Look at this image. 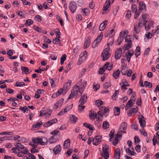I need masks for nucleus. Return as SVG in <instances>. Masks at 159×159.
<instances>
[{
	"mask_svg": "<svg viewBox=\"0 0 159 159\" xmlns=\"http://www.w3.org/2000/svg\"><path fill=\"white\" fill-rule=\"evenodd\" d=\"M71 83V81L70 80L64 85V88L66 92L70 88Z\"/></svg>",
	"mask_w": 159,
	"mask_h": 159,
	"instance_id": "6ab92c4d",
	"label": "nucleus"
},
{
	"mask_svg": "<svg viewBox=\"0 0 159 159\" xmlns=\"http://www.w3.org/2000/svg\"><path fill=\"white\" fill-rule=\"evenodd\" d=\"M122 50L121 48H120L116 51L115 55V57L116 59H120L121 56Z\"/></svg>",
	"mask_w": 159,
	"mask_h": 159,
	"instance_id": "9b49d317",
	"label": "nucleus"
},
{
	"mask_svg": "<svg viewBox=\"0 0 159 159\" xmlns=\"http://www.w3.org/2000/svg\"><path fill=\"white\" fill-rule=\"evenodd\" d=\"M139 23L138 24L139 25H143V26H145L147 22H146V21H144L143 20H142V18L141 17H140L139 19Z\"/></svg>",
	"mask_w": 159,
	"mask_h": 159,
	"instance_id": "473e14b6",
	"label": "nucleus"
},
{
	"mask_svg": "<svg viewBox=\"0 0 159 159\" xmlns=\"http://www.w3.org/2000/svg\"><path fill=\"white\" fill-rule=\"evenodd\" d=\"M33 23V20L31 19H29L26 21L25 25H30L32 24Z\"/></svg>",
	"mask_w": 159,
	"mask_h": 159,
	"instance_id": "6e6d98bb",
	"label": "nucleus"
},
{
	"mask_svg": "<svg viewBox=\"0 0 159 159\" xmlns=\"http://www.w3.org/2000/svg\"><path fill=\"white\" fill-rule=\"evenodd\" d=\"M106 27V25L104 23H102L100 25L99 27V30L102 31L104 30Z\"/></svg>",
	"mask_w": 159,
	"mask_h": 159,
	"instance_id": "79ce46f5",
	"label": "nucleus"
},
{
	"mask_svg": "<svg viewBox=\"0 0 159 159\" xmlns=\"http://www.w3.org/2000/svg\"><path fill=\"white\" fill-rule=\"evenodd\" d=\"M77 7L76 3L74 1L70 2L69 5V9L72 13H74Z\"/></svg>",
	"mask_w": 159,
	"mask_h": 159,
	"instance_id": "7ed1b4c3",
	"label": "nucleus"
},
{
	"mask_svg": "<svg viewBox=\"0 0 159 159\" xmlns=\"http://www.w3.org/2000/svg\"><path fill=\"white\" fill-rule=\"evenodd\" d=\"M110 48H107L104 49L102 53L101 57H102V60L103 61L107 60L110 56V54L109 53Z\"/></svg>",
	"mask_w": 159,
	"mask_h": 159,
	"instance_id": "f03ea898",
	"label": "nucleus"
},
{
	"mask_svg": "<svg viewBox=\"0 0 159 159\" xmlns=\"http://www.w3.org/2000/svg\"><path fill=\"white\" fill-rule=\"evenodd\" d=\"M32 141L34 143H39L42 145H46L48 142L47 139L44 137L42 138H34L32 139Z\"/></svg>",
	"mask_w": 159,
	"mask_h": 159,
	"instance_id": "f257e3e1",
	"label": "nucleus"
},
{
	"mask_svg": "<svg viewBox=\"0 0 159 159\" xmlns=\"http://www.w3.org/2000/svg\"><path fill=\"white\" fill-rule=\"evenodd\" d=\"M111 1L110 0H107L103 8V11H106L107 10L110 5Z\"/></svg>",
	"mask_w": 159,
	"mask_h": 159,
	"instance_id": "b1692460",
	"label": "nucleus"
},
{
	"mask_svg": "<svg viewBox=\"0 0 159 159\" xmlns=\"http://www.w3.org/2000/svg\"><path fill=\"white\" fill-rule=\"evenodd\" d=\"M114 114L115 116H118L120 113V109L119 107H115L114 109Z\"/></svg>",
	"mask_w": 159,
	"mask_h": 159,
	"instance_id": "c756f323",
	"label": "nucleus"
},
{
	"mask_svg": "<svg viewBox=\"0 0 159 159\" xmlns=\"http://www.w3.org/2000/svg\"><path fill=\"white\" fill-rule=\"evenodd\" d=\"M120 149L119 148H117L115 151L114 158V159H120Z\"/></svg>",
	"mask_w": 159,
	"mask_h": 159,
	"instance_id": "ddd939ff",
	"label": "nucleus"
},
{
	"mask_svg": "<svg viewBox=\"0 0 159 159\" xmlns=\"http://www.w3.org/2000/svg\"><path fill=\"white\" fill-rule=\"evenodd\" d=\"M73 62H70L69 64L66 65V68L65 69V71L67 73L71 68V66Z\"/></svg>",
	"mask_w": 159,
	"mask_h": 159,
	"instance_id": "7c9ffc66",
	"label": "nucleus"
},
{
	"mask_svg": "<svg viewBox=\"0 0 159 159\" xmlns=\"http://www.w3.org/2000/svg\"><path fill=\"white\" fill-rule=\"evenodd\" d=\"M70 140L67 139L64 143L63 147L65 149H67L70 147Z\"/></svg>",
	"mask_w": 159,
	"mask_h": 159,
	"instance_id": "5701e85b",
	"label": "nucleus"
},
{
	"mask_svg": "<svg viewBox=\"0 0 159 159\" xmlns=\"http://www.w3.org/2000/svg\"><path fill=\"white\" fill-rule=\"evenodd\" d=\"M18 100L17 98L13 97H11L9 99H7L8 101L10 103L11 102L12 105L15 107L17 105L16 101H18Z\"/></svg>",
	"mask_w": 159,
	"mask_h": 159,
	"instance_id": "f8f14e48",
	"label": "nucleus"
},
{
	"mask_svg": "<svg viewBox=\"0 0 159 159\" xmlns=\"http://www.w3.org/2000/svg\"><path fill=\"white\" fill-rule=\"evenodd\" d=\"M140 132L144 136H147L148 135L147 133L143 130V128L140 130Z\"/></svg>",
	"mask_w": 159,
	"mask_h": 159,
	"instance_id": "0e129e2a",
	"label": "nucleus"
},
{
	"mask_svg": "<svg viewBox=\"0 0 159 159\" xmlns=\"http://www.w3.org/2000/svg\"><path fill=\"white\" fill-rule=\"evenodd\" d=\"M126 17L129 19L131 16V11L130 10H128L127 14H126Z\"/></svg>",
	"mask_w": 159,
	"mask_h": 159,
	"instance_id": "13d9d810",
	"label": "nucleus"
},
{
	"mask_svg": "<svg viewBox=\"0 0 159 159\" xmlns=\"http://www.w3.org/2000/svg\"><path fill=\"white\" fill-rule=\"evenodd\" d=\"M99 42H97V41H95V40L94 41L93 43L92 44V47L93 48H95L96 47H97L98 44L99 43Z\"/></svg>",
	"mask_w": 159,
	"mask_h": 159,
	"instance_id": "052dcab7",
	"label": "nucleus"
},
{
	"mask_svg": "<svg viewBox=\"0 0 159 159\" xmlns=\"http://www.w3.org/2000/svg\"><path fill=\"white\" fill-rule=\"evenodd\" d=\"M14 134L12 132H4L0 133V135H13Z\"/></svg>",
	"mask_w": 159,
	"mask_h": 159,
	"instance_id": "58836bf2",
	"label": "nucleus"
},
{
	"mask_svg": "<svg viewBox=\"0 0 159 159\" xmlns=\"http://www.w3.org/2000/svg\"><path fill=\"white\" fill-rule=\"evenodd\" d=\"M141 18L142 20H143L144 21H146L147 22L148 19L149 18V16L147 14H145L142 16Z\"/></svg>",
	"mask_w": 159,
	"mask_h": 159,
	"instance_id": "2f4dec72",
	"label": "nucleus"
},
{
	"mask_svg": "<svg viewBox=\"0 0 159 159\" xmlns=\"http://www.w3.org/2000/svg\"><path fill=\"white\" fill-rule=\"evenodd\" d=\"M25 85V83L23 82H19L17 81L15 85V86L17 87H20Z\"/></svg>",
	"mask_w": 159,
	"mask_h": 159,
	"instance_id": "f704fd0d",
	"label": "nucleus"
},
{
	"mask_svg": "<svg viewBox=\"0 0 159 159\" xmlns=\"http://www.w3.org/2000/svg\"><path fill=\"white\" fill-rule=\"evenodd\" d=\"M102 36V33H101V34L98 35L97 38L95 40V41H97V42H98L100 43L101 40Z\"/></svg>",
	"mask_w": 159,
	"mask_h": 159,
	"instance_id": "c03bdc74",
	"label": "nucleus"
},
{
	"mask_svg": "<svg viewBox=\"0 0 159 159\" xmlns=\"http://www.w3.org/2000/svg\"><path fill=\"white\" fill-rule=\"evenodd\" d=\"M43 124V123L41 121L40 122H37V124L34 125L32 128V130H34V129H39L41 125Z\"/></svg>",
	"mask_w": 159,
	"mask_h": 159,
	"instance_id": "bb28decb",
	"label": "nucleus"
},
{
	"mask_svg": "<svg viewBox=\"0 0 159 159\" xmlns=\"http://www.w3.org/2000/svg\"><path fill=\"white\" fill-rule=\"evenodd\" d=\"M85 57H86L84 54L81 53L80 54V58L78 62V64H81L83 62V60L85 59Z\"/></svg>",
	"mask_w": 159,
	"mask_h": 159,
	"instance_id": "4be33fe9",
	"label": "nucleus"
},
{
	"mask_svg": "<svg viewBox=\"0 0 159 159\" xmlns=\"http://www.w3.org/2000/svg\"><path fill=\"white\" fill-rule=\"evenodd\" d=\"M92 140L93 142V144L95 145H97L98 144H99L100 143V141H99V140H97V139H96L95 138L94 139L93 138Z\"/></svg>",
	"mask_w": 159,
	"mask_h": 159,
	"instance_id": "a18cd8bd",
	"label": "nucleus"
},
{
	"mask_svg": "<svg viewBox=\"0 0 159 159\" xmlns=\"http://www.w3.org/2000/svg\"><path fill=\"white\" fill-rule=\"evenodd\" d=\"M14 146L17 148H18L23 149L24 148V146L23 145H22L21 143H16Z\"/></svg>",
	"mask_w": 159,
	"mask_h": 159,
	"instance_id": "c9c22d12",
	"label": "nucleus"
},
{
	"mask_svg": "<svg viewBox=\"0 0 159 159\" xmlns=\"http://www.w3.org/2000/svg\"><path fill=\"white\" fill-rule=\"evenodd\" d=\"M89 116L90 119L93 120H94L95 118H97V114L93 110H91L90 111Z\"/></svg>",
	"mask_w": 159,
	"mask_h": 159,
	"instance_id": "dca6fc26",
	"label": "nucleus"
},
{
	"mask_svg": "<svg viewBox=\"0 0 159 159\" xmlns=\"http://www.w3.org/2000/svg\"><path fill=\"white\" fill-rule=\"evenodd\" d=\"M96 105L97 106H100L102 105L103 103V102L102 101H100L99 100H97L96 102Z\"/></svg>",
	"mask_w": 159,
	"mask_h": 159,
	"instance_id": "e2e57ef3",
	"label": "nucleus"
},
{
	"mask_svg": "<svg viewBox=\"0 0 159 159\" xmlns=\"http://www.w3.org/2000/svg\"><path fill=\"white\" fill-rule=\"evenodd\" d=\"M91 42V39L90 37H88L86 39L84 45V48L86 49L87 48L90 44Z\"/></svg>",
	"mask_w": 159,
	"mask_h": 159,
	"instance_id": "aec40b11",
	"label": "nucleus"
},
{
	"mask_svg": "<svg viewBox=\"0 0 159 159\" xmlns=\"http://www.w3.org/2000/svg\"><path fill=\"white\" fill-rule=\"evenodd\" d=\"M139 11H143L145 12L146 11V5L143 1H141L139 2Z\"/></svg>",
	"mask_w": 159,
	"mask_h": 159,
	"instance_id": "0eeeda50",
	"label": "nucleus"
},
{
	"mask_svg": "<svg viewBox=\"0 0 159 159\" xmlns=\"http://www.w3.org/2000/svg\"><path fill=\"white\" fill-rule=\"evenodd\" d=\"M105 68H104V66L103 68H100L98 71L99 74H102L105 72Z\"/></svg>",
	"mask_w": 159,
	"mask_h": 159,
	"instance_id": "bf43d9fd",
	"label": "nucleus"
},
{
	"mask_svg": "<svg viewBox=\"0 0 159 159\" xmlns=\"http://www.w3.org/2000/svg\"><path fill=\"white\" fill-rule=\"evenodd\" d=\"M109 149L108 146L107 145H103L102 147L103 152H108V150Z\"/></svg>",
	"mask_w": 159,
	"mask_h": 159,
	"instance_id": "09e8293b",
	"label": "nucleus"
},
{
	"mask_svg": "<svg viewBox=\"0 0 159 159\" xmlns=\"http://www.w3.org/2000/svg\"><path fill=\"white\" fill-rule=\"evenodd\" d=\"M71 120L73 121L74 123H75L78 119L77 117L75 115H72V117H71Z\"/></svg>",
	"mask_w": 159,
	"mask_h": 159,
	"instance_id": "3c124183",
	"label": "nucleus"
},
{
	"mask_svg": "<svg viewBox=\"0 0 159 159\" xmlns=\"http://www.w3.org/2000/svg\"><path fill=\"white\" fill-rule=\"evenodd\" d=\"M134 31L135 33V34H138L139 33L140 31V28H143V25H139V24H137L136 23L135 24H134Z\"/></svg>",
	"mask_w": 159,
	"mask_h": 159,
	"instance_id": "9d476101",
	"label": "nucleus"
},
{
	"mask_svg": "<svg viewBox=\"0 0 159 159\" xmlns=\"http://www.w3.org/2000/svg\"><path fill=\"white\" fill-rule=\"evenodd\" d=\"M144 117L143 116H141V117L139 118V124L141 127L144 129V127L145 126V121L143 120Z\"/></svg>",
	"mask_w": 159,
	"mask_h": 159,
	"instance_id": "f3484780",
	"label": "nucleus"
},
{
	"mask_svg": "<svg viewBox=\"0 0 159 159\" xmlns=\"http://www.w3.org/2000/svg\"><path fill=\"white\" fill-rule=\"evenodd\" d=\"M120 71L119 70L117 69L116 71L114 72L113 74V76L115 79H117L119 77Z\"/></svg>",
	"mask_w": 159,
	"mask_h": 159,
	"instance_id": "c85d7f7f",
	"label": "nucleus"
},
{
	"mask_svg": "<svg viewBox=\"0 0 159 159\" xmlns=\"http://www.w3.org/2000/svg\"><path fill=\"white\" fill-rule=\"evenodd\" d=\"M131 9L133 12L137 11V6L135 4L132 5Z\"/></svg>",
	"mask_w": 159,
	"mask_h": 159,
	"instance_id": "680f3d73",
	"label": "nucleus"
},
{
	"mask_svg": "<svg viewBox=\"0 0 159 159\" xmlns=\"http://www.w3.org/2000/svg\"><path fill=\"white\" fill-rule=\"evenodd\" d=\"M19 110L23 111V112L25 113L26 111H28L27 107L26 106L23 107H21L19 108Z\"/></svg>",
	"mask_w": 159,
	"mask_h": 159,
	"instance_id": "de8ad7c7",
	"label": "nucleus"
},
{
	"mask_svg": "<svg viewBox=\"0 0 159 159\" xmlns=\"http://www.w3.org/2000/svg\"><path fill=\"white\" fill-rule=\"evenodd\" d=\"M34 19L36 21L40 22L42 20V17L38 15L34 17Z\"/></svg>",
	"mask_w": 159,
	"mask_h": 159,
	"instance_id": "37998d69",
	"label": "nucleus"
},
{
	"mask_svg": "<svg viewBox=\"0 0 159 159\" xmlns=\"http://www.w3.org/2000/svg\"><path fill=\"white\" fill-rule=\"evenodd\" d=\"M60 41V40L59 39L55 38L54 39H53L52 41V42L54 44H57L58 43H59Z\"/></svg>",
	"mask_w": 159,
	"mask_h": 159,
	"instance_id": "69168bd1",
	"label": "nucleus"
},
{
	"mask_svg": "<svg viewBox=\"0 0 159 159\" xmlns=\"http://www.w3.org/2000/svg\"><path fill=\"white\" fill-rule=\"evenodd\" d=\"M102 155L105 159H107L109 157L108 152H103Z\"/></svg>",
	"mask_w": 159,
	"mask_h": 159,
	"instance_id": "4c0bfd02",
	"label": "nucleus"
},
{
	"mask_svg": "<svg viewBox=\"0 0 159 159\" xmlns=\"http://www.w3.org/2000/svg\"><path fill=\"white\" fill-rule=\"evenodd\" d=\"M111 84L110 81L107 82L103 85V87L104 89H107L111 86Z\"/></svg>",
	"mask_w": 159,
	"mask_h": 159,
	"instance_id": "a19ab883",
	"label": "nucleus"
},
{
	"mask_svg": "<svg viewBox=\"0 0 159 159\" xmlns=\"http://www.w3.org/2000/svg\"><path fill=\"white\" fill-rule=\"evenodd\" d=\"M122 83H121L122 84H123L126 85V86L129 87V84L127 82L126 80L125 79H123L122 80Z\"/></svg>",
	"mask_w": 159,
	"mask_h": 159,
	"instance_id": "4d7b16f0",
	"label": "nucleus"
},
{
	"mask_svg": "<svg viewBox=\"0 0 159 159\" xmlns=\"http://www.w3.org/2000/svg\"><path fill=\"white\" fill-rule=\"evenodd\" d=\"M77 86L78 87V88L77 89V93L78 92L79 93L82 94L84 91V89L82 87H80L79 88V86L78 85H77Z\"/></svg>",
	"mask_w": 159,
	"mask_h": 159,
	"instance_id": "864d4df0",
	"label": "nucleus"
},
{
	"mask_svg": "<svg viewBox=\"0 0 159 159\" xmlns=\"http://www.w3.org/2000/svg\"><path fill=\"white\" fill-rule=\"evenodd\" d=\"M61 151V148L60 144L57 145L53 149V151L55 154H57L59 153Z\"/></svg>",
	"mask_w": 159,
	"mask_h": 159,
	"instance_id": "a211bd4d",
	"label": "nucleus"
},
{
	"mask_svg": "<svg viewBox=\"0 0 159 159\" xmlns=\"http://www.w3.org/2000/svg\"><path fill=\"white\" fill-rule=\"evenodd\" d=\"M73 106V104H71L70 105H69L66 107L65 109L64 110L66 111V112L69 111L71 109Z\"/></svg>",
	"mask_w": 159,
	"mask_h": 159,
	"instance_id": "338daca9",
	"label": "nucleus"
},
{
	"mask_svg": "<svg viewBox=\"0 0 159 159\" xmlns=\"http://www.w3.org/2000/svg\"><path fill=\"white\" fill-rule=\"evenodd\" d=\"M20 151L22 153L24 154L29 155V153H30L27 148L25 147H24V148L21 149Z\"/></svg>",
	"mask_w": 159,
	"mask_h": 159,
	"instance_id": "ea45409f",
	"label": "nucleus"
},
{
	"mask_svg": "<svg viewBox=\"0 0 159 159\" xmlns=\"http://www.w3.org/2000/svg\"><path fill=\"white\" fill-rule=\"evenodd\" d=\"M129 43H125L123 46V49L125 51L128 50L132 47V41L129 40Z\"/></svg>",
	"mask_w": 159,
	"mask_h": 159,
	"instance_id": "4468645a",
	"label": "nucleus"
},
{
	"mask_svg": "<svg viewBox=\"0 0 159 159\" xmlns=\"http://www.w3.org/2000/svg\"><path fill=\"white\" fill-rule=\"evenodd\" d=\"M83 105H80V103H79L78 106V110L80 112H82L84 109L85 106H82Z\"/></svg>",
	"mask_w": 159,
	"mask_h": 159,
	"instance_id": "49530a36",
	"label": "nucleus"
},
{
	"mask_svg": "<svg viewBox=\"0 0 159 159\" xmlns=\"http://www.w3.org/2000/svg\"><path fill=\"white\" fill-rule=\"evenodd\" d=\"M83 126L89 129L90 130L93 131L94 130V128L91 125L88 123H84L83 124Z\"/></svg>",
	"mask_w": 159,
	"mask_h": 159,
	"instance_id": "cd10ccee",
	"label": "nucleus"
},
{
	"mask_svg": "<svg viewBox=\"0 0 159 159\" xmlns=\"http://www.w3.org/2000/svg\"><path fill=\"white\" fill-rule=\"evenodd\" d=\"M87 94H85L80 98L79 103H80V105H84L87 102Z\"/></svg>",
	"mask_w": 159,
	"mask_h": 159,
	"instance_id": "1a4fd4ad",
	"label": "nucleus"
},
{
	"mask_svg": "<svg viewBox=\"0 0 159 159\" xmlns=\"http://www.w3.org/2000/svg\"><path fill=\"white\" fill-rule=\"evenodd\" d=\"M78 87L77 85H75L73 88L71 90V93L69 95L68 99L72 98L74 97L77 93V88Z\"/></svg>",
	"mask_w": 159,
	"mask_h": 159,
	"instance_id": "39448f33",
	"label": "nucleus"
},
{
	"mask_svg": "<svg viewBox=\"0 0 159 159\" xmlns=\"http://www.w3.org/2000/svg\"><path fill=\"white\" fill-rule=\"evenodd\" d=\"M127 125L124 122L122 123L119 127V129L118 131V133L123 132L125 133V132L123 131L127 129Z\"/></svg>",
	"mask_w": 159,
	"mask_h": 159,
	"instance_id": "6e6552de",
	"label": "nucleus"
},
{
	"mask_svg": "<svg viewBox=\"0 0 159 159\" xmlns=\"http://www.w3.org/2000/svg\"><path fill=\"white\" fill-rule=\"evenodd\" d=\"M127 70L126 67H122L121 70V72L122 75H125L127 72Z\"/></svg>",
	"mask_w": 159,
	"mask_h": 159,
	"instance_id": "8fccbe9b",
	"label": "nucleus"
},
{
	"mask_svg": "<svg viewBox=\"0 0 159 159\" xmlns=\"http://www.w3.org/2000/svg\"><path fill=\"white\" fill-rule=\"evenodd\" d=\"M56 136L55 135L51 137L48 139V142L50 143H54L56 142L58 139L56 138Z\"/></svg>",
	"mask_w": 159,
	"mask_h": 159,
	"instance_id": "412c9836",
	"label": "nucleus"
},
{
	"mask_svg": "<svg viewBox=\"0 0 159 159\" xmlns=\"http://www.w3.org/2000/svg\"><path fill=\"white\" fill-rule=\"evenodd\" d=\"M144 84L146 87H148L149 88H152V84L148 81H145L144 82Z\"/></svg>",
	"mask_w": 159,
	"mask_h": 159,
	"instance_id": "e433bc0d",
	"label": "nucleus"
},
{
	"mask_svg": "<svg viewBox=\"0 0 159 159\" xmlns=\"http://www.w3.org/2000/svg\"><path fill=\"white\" fill-rule=\"evenodd\" d=\"M64 99L61 98L57 101L54 105L53 108L54 110H56L58 108L60 107L63 103Z\"/></svg>",
	"mask_w": 159,
	"mask_h": 159,
	"instance_id": "20e7f679",
	"label": "nucleus"
},
{
	"mask_svg": "<svg viewBox=\"0 0 159 159\" xmlns=\"http://www.w3.org/2000/svg\"><path fill=\"white\" fill-rule=\"evenodd\" d=\"M133 106V102L132 101L131 99L130 100H129L127 104L125 105V109L126 110H128L129 109H130L132 106Z\"/></svg>",
	"mask_w": 159,
	"mask_h": 159,
	"instance_id": "393cba45",
	"label": "nucleus"
},
{
	"mask_svg": "<svg viewBox=\"0 0 159 159\" xmlns=\"http://www.w3.org/2000/svg\"><path fill=\"white\" fill-rule=\"evenodd\" d=\"M100 85L98 84H94L93 85V88L94 89L95 91H97L99 88Z\"/></svg>",
	"mask_w": 159,
	"mask_h": 159,
	"instance_id": "5fc2aeb1",
	"label": "nucleus"
},
{
	"mask_svg": "<svg viewBox=\"0 0 159 159\" xmlns=\"http://www.w3.org/2000/svg\"><path fill=\"white\" fill-rule=\"evenodd\" d=\"M57 121V120L56 118L53 119L45 123L43 125V126L44 127H48L52 125L53 124H55Z\"/></svg>",
	"mask_w": 159,
	"mask_h": 159,
	"instance_id": "423d86ee",
	"label": "nucleus"
},
{
	"mask_svg": "<svg viewBox=\"0 0 159 159\" xmlns=\"http://www.w3.org/2000/svg\"><path fill=\"white\" fill-rule=\"evenodd\" d=\"M155 129L157 131L159 129V121H158L155 126Z\"/></svg>",
	"mask_w": 159,
	"mask_h": 159,
	"instance_id": "774afa93",
	"label": "nucleus"
},
{
	"mask_svg": "<svg viewBox=\"0 0 159 159\" xmlns=\"http://www.w3.org/2000/svg\"><path fill=\"white\" fill-rule=\"evenodd\" d=\"M113 64H111L110 65L109 62H107L104 66V67L106 69H107L109 70H110L112 68Z\"/></svg>",
	"mask_w": 159,
	"mask_h": 159,
	"instance_id": "a878e982",
	"label": "nucleus"
},
{
	"mask_svg": "<svg viewBox=\"0 0 159 159\" xmlns=\"http://www.w3.org/2000/svg\"><path fill=\"white\" fill-rule=\"evenodd\" d=\"M138 108L137 106H136L134 108L130 109L128 111V116H132L133 113H136L138 111Z\"/></svg>",
	"mask_w": 159,
	"mask_h": 159,
	"instance_id": "2eb2a0df",
	"label": "nucleus"
},
{
	"mask_svg": "<svg viewBox=\"0 0 159 159\" xmlns=\"http://www.w3.org/2000/svg\"><path fill=\"white\" fill-rule=\"evenodd\" d=\"M12 150L15 153H18L20 151V150L16 147L13 148H12Z\"/></svg>",
	"mask_w": 159,
	"mask_h": 159,
	"instance_id": "603ef678",
	"label": "nucleus"
},
{
	"mask_svg": "<svg viewBox=\"0 0 159 159\" xmlns=\"http://www.w3.org/2000/svg\"><path fill=\"white\" fill-rule=\"evenodd\" d=\"M102 126L103 128L104 129H107L109 128V124L108 122L107 121H105L103 122Z\"/></svg>",
	"mask_w": 159,
	"mask_h": 159,
	"instance_id": "72a5a7b5",
	"label": "nucleus"
}]
</instances>
